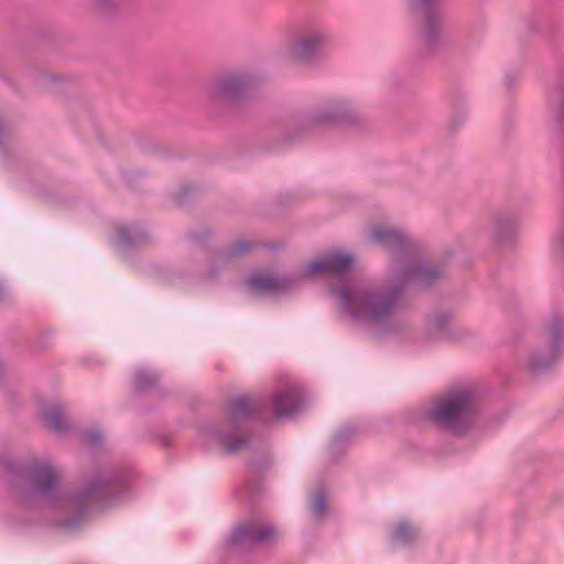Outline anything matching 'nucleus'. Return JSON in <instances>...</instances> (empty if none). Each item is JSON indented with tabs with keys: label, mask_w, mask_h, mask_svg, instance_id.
I'll use <instances>...</instances> for the list:
<instances>
[{
	"label": "nucleus",
	"mask_w": 564,
	"mask_h": 564,
	"mask_svg": "<svg viewBox=\"0 0 564 564\" xmlns=\"http://www.w3.org/2000/svg\"><path fill=\"white\" fill-rule=\"evenodd\" d=\"M328 41L329 36L324 30H311L292 42L290 54L295 58H308L322 50Z\"/></svg>",
	"instance_id": "nucleus-9"
},
{
	"label": "nucleus",
	"mask_w": 564,
	"mask_h": 564,
	"mask_svg": "<svg viewBox=\"0 0 564 564\" xmlns=\"http://www.w3.org/2000/svg\"><path fill=\"white\" fill-rule=\"evenodd\" d=\"M564 356V314L554 313L538 337L527 345L521 362L529 371L550 369Z\"/></svg>",
	"instance_id": "nucleus-5"
},
{
	"label": "nucleus",
	"mask_w": 564,
	"mask_h": 564,
	"mask_svg": "<svg viewBox=\"0 0 564 564\" xmlns=\"http://www.w3.org/2000/svg\"><path fill=\"white\" fill-rule=\"evenodd\" d=\"M252 414L250 402L246 398L234 400L228 408V419L224 426L207 425L197 436V443L210 449L215 446L224 448L228 453L241 449L248 442L245 427Z\"/></svg>",
	"instance_id": "nucleus-4"
},
{
	"label": "nucleus",
	"mask_w": 564,
	"mask_h": 564,
	"mask_svg": "<svg viewBox=\"0 0 564 564\" xmlns=\"http://www.w3.org/2000/svg\"><path fill=\"white\" fill-rule=\"evenodd\" d=\"M518 227V218L511 213H498L494 215L488 223V229L497 240H505L513 236Z\"/></svg>",
	"instance_id": "nucleus-11"
},
{
	"label": "nucleus",
	"mask_w": 564,
	"mask_h": 564,
	"mask_svg": "<svg viewBox=\"0 0 564 564\" xmlns=\"http://www.w3.org/2000/svg\"><path fill=\"white\" fill-rule=\"evenodd\" d=\"M427 36H429V37H433V31H432V30H430V31H429Z\"/></svg>",
	"instance_id": "nucleus-25"
},
{
	"label": "nucleus",
	"mask_w": 564,
	"mask_h": 564,
	"mask_svg": "<svg viewBox=\"0 0 564 564\" xmlns=\"http://www.w3.org/2000/svg\"><path fill=\"white\" fill-rule=\"evenodd\" d=\"M557 238L560 239V247L564 248V231H561Z\"/></svg>",
	"instance_id": "nucleus-24"
},
{
	"label": "nucleus",
	"mask_w": 564,
	"mask_h": 564,
	"mask_svg": "<svg viewBox=\"0 0 564 564\" xmlns=\"http://www.w3.org/2000/svg\"><path fill=\"white\" fill-rule=\"evenodd\" d=\"M85 440L90 445H96L101 441V433L99 430L89 431L85 434Z\"/></svg>",
	"instance_id": "nucleus-23"
},
{
	"label": "nucleus",
	"mask_w": 564,
	"mask_h": 564,
	"mask_svg": "<svg viewBox=\"0 0 564 564\" xmlns=\"http://www.w3.org/2000/svg\"><path fill=\"white\" fill-rule=\"evenodd\" d=\"M390 534L394 542L406 543L416 536L417 529L409 520L402 519L393 524Z\"/></svg>",
	"instance_id": "nucleus-14"
},
{
	"label": "nucleus",
	"mask_w": 564,
	"mask_h": 564,
	"mask_svg": "<svg viewBox=\"0 0 564 564\" xmlns=\"http://www.w3.org/2000/svg\"><path fill=\"white\" fill-rule=\"evenodd\" d=\"M326 510L325 498L323 494H317L311 502V512L315 517H321Z\"/></svg>",
	"instance_id": "nucleus-20"
},
{
	"label": "nucleus",
	"mask_w": 564,
	"mask_h": 564,
	"mask_svg": "<svg viewBox=\"0 0 564 564\" xmlns=\"http://www.w3.org/2000/svg\"><path fill=\"white\" fill-rule=\"evenodd\" d=\"M293 280L276 278L265 272H252L247 280L248 288L256 293H280L291 290Z\"/></svg>",
	"instance_id": "nucleus-10"
},
{
	"label": "nucleus",
	"mask_w": 564,
	"mask_h": 564,
	"mask_svg": "<svg viewBox=\"0 0 564 564\" xmlns=\"http://www.w3.org/2000/svg\"><path fill=\"white\" fill-rule=\"evenodd\" d=\"M341 108L336 104L325 105L310 115V122L316 124L329 123L339 119Z\"/></svg>",
	"instance_id": "nucleus-13"
},
{
	"label": "nucleus",
	"mask_w": 564,
	"mask_h": 564,
	"mask_svg": "<svg viewBox=\"0 0 564 564\" xmlns=\"http://www.w3.org/2000/svg\"><path fill=\"white\" fill-rule=\"evenodd\" d=\"M281 531L270 523H243L237 527L227 538V545L265 543L276 541Z\"/></svg>",
	"instance_id": "nucleus-7"
},
{
	"label": "nucleus",
	"mask_w": 564,
	"mask_h": 564,
	"mask_svg": "<svg viewBox=\"0 0 564 564\" xmlns=\"http://www.w3.org/2000/svg\"><path fill=\"white\" fill-rule=\"evenodd\" d=\"M303 401V393L297 387L285 386L271 394L268 406L276 417H284L295 413Z\"/></svg>",
	"instance_id": "nucleus-8"
},
{
	"label": "nucleus",
	"mask_w": 564,
	"mask_h": 564,
	"mask_svg": "<svg viewBox=\"0 0 564 564\" xmlns=\"http://www.w3.org/2000/svg\"><path fill=\"white\" fill-rule=\"evenodd\" d=\"M141 238L140 232L130 226H119L116 229V234L113 236V242L119 247H124L130 245L131 242L139 241Z\"/></svg>",
	"instance_id": "nucleus-16"
},
{
	"label": "nucleus",
	"mask_w": 564,
	"mask_h": 564,
	"mask_svg": "<svg viewBox=\"0 0 564 564\" xmlns=\"http://www.w3.org/2000/svg\"><path fill=\"white\" fill-rule=\"evenodd\" d=\"M245 86V80L238 76H229L217 80L213 85L215 95L231 97L239 93Z\"/></svg>",
	"instance_id": "nucleus-12"
},
{
	"label": "nucleus",
	"mask_w": 564,
	"mask_h": 564,
	"mask_svg": "<svg viewBox=\"0 0 564 564\" xmlns=\"http://www.w3.org/2000/svg\"><path fill=\"white\" fill-rule=\"evenodd\" d=\"M404 7L411 12L427 13L433 0H402Z\"/></svg>",
	"instance_id": "nucleus-19"
},
{
	"label": "nucleus",
	"mask_w": 564,
	"mask_h": 564,
	"mask_svg": "<svg viewBox=\"0 0 564 564\" xmlns=\"http://www.w3.org/2000/svg\"><path fill=\"white\" fill-rule=\"evenodd\" d=\"M369 238L393 254L383 285L341 282L333 290L340 315L356 325L380 327L390 325L408 283L426 285L442 271L435 264L413 256L406 237L388 225H376Z\"/></svg>",
	"instance_id": "nucleus-1"
},
{
	"label": "nucleus",
	"mask_w": 564,
	"mask_h": 564,
	"mask_svg": "<svg viewBox=\"0 0 564 564\" xmlns=\"http://www.w3.org/2000/svg\"><path fill=\"white\" fill-rule=\"evenodd\" d=\"M451 324V316L447 314L435 315L432 319L433 332L440 336H449L448 326Z\"/></svg>",
	"instance_id": "nucleus-18"
},
{
	"label": "nucleus",
	"mask_w": 564,
	"mask_h": 564,
	"mask_svg": "<svg viewBox=\"0 0 564 564\" xmlns=\"http://www.w3.org/2000/svg\"><path fill=\"white\" fill-rule=\"evenodd\" d=\"M249 249V245L245 241H239V242H236L234 246H231L227 251H226V257H234V256H237L246 250Z\"/></svg>",
	"instance_id": "nucleus-22"
},
{
	"label": "nucleus",
	"mask_w": 564,
	"mask_h": 564,
	"mask_svg": "<svg viewBox=\"0 0 564 564\" xmlns=\"http://www.w3.org/2000/svg\"><path fill=\"white\" fill-rule=\"evenodd\" d=\"M129 478L127 470L113 469L91 477L76 491H67L61 488L55 468L40 462L28 468L24 491L26 499L66 513L56 523L69 525L74 521L67 516L69 513L80 514L94 509L120 507L131 501L135 491Z\"/></svg>",
	"instance_id": "nucleus-2"
},
{
	"label": "nucleus",
	"mask_w": 564,
	"mask_h": 564,
	"mask_svg": "<svg viewBox=\"0 0 564 564\" xmlns=\"http://www.w3.org/2000/svg\"><path fill=\"white\" fill-rule=\"evenodd\" d=\"M477 401L471 387L457 386L420 409V419L431 420L454 434H462L477 419Z\"/></svg>",
	"instance_id": "nucleus-3"
},
{
	"label": "nucleus",
	"mask_w": 564,
	"mask_h": 564,
	"mask_svg": "<svg viewBox=\"0 0 564 564\" xmlns=\"http://www.w3.org/2000/svg\"><path fill=\"white\" fill-rule=\"evenodd\" d=\"M155 380L156 375L152 370L148 368H141L135 373L134 384L138 389H143L154 383Z\"/></svg>",
	"instance_id": "nucleus-17"
},
{
	"label": "nucleus",
	"mask_w": 564,
	"mask_h": 564,
	"mask_svg": "<svg viewBox=\"0 0 564 564\" xmlns=\"http://www.w3.org/2000/svg\"><path fill=\"white\" fill-rule=\"evenodd\" d=\"M355 261L352 253L345 250H333L315 258L301 268L302 278H313L318 273L339 276L350 270Z\"/></svg>",
	"instance_id": "nucleus-6"
},
{
	"label": "nucleus",
	"mask_w": 564,
	"mask_h": 564,
	"mask_svg": "<svg viewBox=\"0 0 564 564\" xmlns=\"http://www.w3.org/2000/svg\"><path fill=\"white\" fill-rule=\"evenodd\" d=\"M43 417L47 425L56 432H63L66 427L63 412L57 405H51L45 409Z\"/></svg>",
	"instance_id": "nucleus-15"
},
{
	"label": "nucleus",
	"mask_w": 564,
	"mask_h": 564,
	"mask_svg": "<svg viewBox=\"0 0 564 564\" xmlns=\"http://www.w3.org/2000/svg\"><path fill=\"white\" fill-rule=\"evenodd\" d=\"M433 335L430 332L426 333H411L409 335V340L413 341L416 346H424L427 343L432 341Z\"/></svg>",
	"instance_id": "nucleus-21"
}]
</instances>
